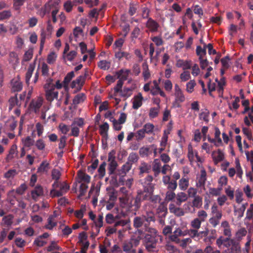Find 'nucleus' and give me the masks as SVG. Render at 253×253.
Segmentation results:
<instances>
[{
    "label": "nucleus",
    "mask_w": 253,
    "mask_h": 253,
    "mask_svg": "<svg viewBox=\"0 0 253 253\" xmlns=\"http://www.w3.org/2000/svg\"><path fill=\"white\" fill-rule=\"evenodd\" d=\"M145 230L149 233L146 234L143 239V243L146 250L149 252H156L159 250V244L163 240V237L158 233L155 229L148 228L145 224Z\"/></svg>",
    "instance_id": "nucleus-1"
},
{
    "label": "nucleus",
    "mask_w": 253,
    "mask_h": 253,
    "mask_svg": "<svg viewBox=\"0 0 253 253\" xmlns=\"http://www.w3.org/2000/svg\"><path fill=\"white\" fill-rule=\"evenodd\" d=\"M63 86L64 83H61L60 80H57L54 84L52 79H47L43 86L47 100L51 102L55 99H58V92L55 89H61Z\"/></svg>",
    "instance_id": "nucleus-2"
},
{
    "label": "nucleus",
    "mask_w": 253,
    "mask_h": 253,
    "mask_svg": "<svg viewBox=\"0 0 253 253\" xmlns=\"http://www.w3.org/2000/svg\"><path fill=\"white\" fill-rule=\"evenodd\" d=\"M207 180V173L205 169L202 168L200 174L197 175L196 186L198 189H200L199 192H202L203 189H205V183Z\"/></svg>",
    "instance_id": "nucleus-3"
},
{
    "label": "nucleus",
    "mask_w": 253,
    "mask_h": 253,
    "mask_svg": "<svg viewBox=\"0 0 253 253\" xmlns=\"http://www.w3.org/2000/svg\"><path fill=\"white\" fill-rule=\"evenodd\" d=\"M174 89L175 101L173 103V106L175 107H180V103L185 101V97L183 91L177 84L174 85Z\"/></svg>",
    "instance_id": "nucleus-4"
},
{
    "label": "nucleus",
    "mask_w": 253,
    "mask_h": 253,
    "mask_svg": "<svg viewBox=\"0 0 253 253\" xmlns=\"http://www.w3.org/2000/svg\"><path fill=\"white\" fill-rule=\"evenodd\" d=\"M70 186L65 182H61L59 190L52 189L50 194L52 197H60L65 194L69 189Z\"/></svg>",
    "instance_id": "nucleus-5"
},
{
    "label": "nucleus",
    "mask_w": 253,
    "mask_h": 253,
    "mask_svg": "<svg viewBox=\"0 0 253 253\" xmlns=\"http://www.w3.org/2000/svg\"><path fill=\"white\" fill-rule=\"evenodd\" d=\"M87 74L88 72L86 71L84 75L80 76L73 81L71 84V87L76 88L78 91L80 90L84 84Z\"/></svg>",
    "instance_id": "nucleus-6"
},
{
    "label": "nucleus",
    "mask_w": 253,
    "mask_h": 253,
    "mask_svg": "<svg viewBox=\"0 0 253 253\" xmlns=\"http://www.w3.org/2000/svg\"><path fill=\"white\" fill-rule=\"evenodd\" d=\"M141 200V194L138 193L135 198L131 199L130 200L128 211H136L140 207Z\"/></svg>",
    "instance_id": "nucleus-7"
},
{
    "label": "nucleus",
    "mask_w": 253,
    "mask_h": 253,
    "mask_svg": "<svg viewBox=\"0 0 253 253\" xmlns=\"http://www.w3.org/2000/svg\"><path fill=\"white\" fill-rule=\"evenodd\" d=\"M60 2V0H49L45 4V6H46L47 10L49 13L50 11H52V10H59Z\"/></svg>",
    "instance_id": "nucleus-8"
},
{
    "label": "nucleus",
    "mask_w": 253,
    "mask_h": 253,
    "mask_svg": "<svg viewBox=\"0 0 253 253\" xmlns=\"http://www.w3.org/2000/svg\"><path fill=\"white\" fill-rule=\"evenodd\" d=\"M211 157L214 163L217 164L219 162L223 161L224 154L220 149H218L217 151H214L212 152Z\"/></svg>",
    "instance_id": "nucleus-9"
},
{
    "label": "nucleus",
    "mask_w": 253,
    "mask_h": 253,
    "mask_svg": "<svg viewBox=\"0 0 253 253\" xmlns=\"http://www.w3.org/2000/svg\"><path fill=\"white\" fill-rule=\"evenodd\" d=\"M11 89L13 91H20L22 89V84L18 77L14 78L11 82Z\"/></svg>",
    "instance_id": "nucleus-10"
},
{
    "label": "nucleus",
    "mask_w": 253,
    "mask_h": 253,
    "mask_svg": "<svg viewBox=\"0 0 253 253\" xmlns=\"http://www.w3.org/2000/svg\"><path fill=\"white\" fill-rule=\"evenodd\" d=\"M78 180L79 183H84V182L88 184L90 181V177L85 173L82 171H79L78 172Z\"/></svg>",
    "instance_id": "nucleus-11"
},
{
    "label": "nucleus",
    "mask_w": 253,
    "mask_h": 253,
    "mask_svg": "<svg viewBox=\"0 0 253 253\" xmlns=\"http://www.w3.org/2000/svg\"><path fill=\"white\" fill-rule=\"evenodd\" d=\"M143 97L141 93H139L132 99V108L134 109H138L142 104Z\"/></svg>",
    "instance_id": "nucleus-12"
},
{
    "label": "nucleus",
    "mask_w": 253,
    "mask_h": 253,
    "mask_svg": "<svg viewBox=\"0 0 253 253\" xmlns=\"http://www.w3.org/2000/svg\"><path fill=\"white\" fill-rule=\"evenodd\" d=\"M43 99L42 97H38L33 100L30 104L31 108L34 110L35 113L39 111V109L42 105Z\"/></svg>",
    "instance_id": "nucleus-13"
},
{
    "label": "nucleus",
    "mask_w": 253,
    "mask_h": 253,
    "mask_svg": "<svg viewBox=\"0 0 253 253\" xmlns=\"http://www.w3.org/2000/svg\"><path fill=\"white\" fill-rule=\"evenodd\" d=\"M162 167L161 160L158 159H155L153 162L152 169L155 176H157L160 174Z\"/></svg>",
    "instance_id": "nucleus-14"
},
{
    "label": "nucleus",
    "mask_w": 253,
    "mask_h": 253,
    "mask_svg": "<svg viewBox=\"0 0 253 253\" xmlns=\"http://www.w3.org/2000/svg\"><path fill=\"white\" fill-rule=\"evenodd\" d=\"M146 27L152 32L158 31L159 25L158 23L151 18H149L146 23Z\"/></svg>",
    "instance_id": "nucleus-15"
},
{
    "label": "nucleus",
    "mask_w": 253,
    "mask_h": 253,
    "mask_svg": "<svg viewBox=\"0 0 253 253\" xmlns=\"http://www.w3.org/2000/svg\"><path fill=\"white\" fill-rule=\"evenodd\" d=\"M187 235V233H185V230L182 231L181 229L178 228H177L174 232L172 235L170 236V239L173 242H178L179 241V239L178 238V236H185Z\"/></svg>",
    "instance_id": "nucleus-16"
},
{
    "label": "nucleus",
    "mask_w": 253,
    "mask_h": 253,
    "mask_svg": "<svg viewBox=\"0 0 253 253\" xmlns=\"http://www.w3.org/2000/svg\"><path fill=\"white\" fill-rule=\"evenodd\" d=\"M43 190L42 187L40 185L37 186L31 192L32 197L35 200H36L39 197L43 195Z\"/></svg>",
    "instance_id": "nucleus-17"
},
{
    "label": "nucleus",
    "mask_w": 253,
    "mask_h": 253,
    "mask_svg": "<svg viewBox=\"0 0 253 253\" xmlns=\"http://www.w3.org/2000/svg\"><path fill=\"white\" fill-rule=\"evenodd\" d=\"M209 114L210 112L208 109H202L199 114V119L204 121L207 124L209 121Z\"/></svg>",
    "instance_id": "nucleus-18"
},
{
    "label": "nucleus",
    "mask_w": 253,
    "mask_h": 253,
    "mask_svg": "<svg viewBox=\"0 0 253 253\" xmlns=\"http://www.w3.org/2000/svg\"><path fill=\"white\" fill-rule=\"evenodd\" d=\"M123 251L125 253H136V250L130 242L125 243L123 246Z\"/></svg>",
    "instance_id": "nucleus-19"
},
{
    "label": "nucleus",
    "mask_w": 253,
    "mask_h": 253,
    "mask_svg": "<svg viewBox=\"0 0 253 253\" xmlns=\"http://www.w3.org/2000/svg\"><path fill=\"white\" fill-rule=\"evenodd\" d=\"M176 204L178 206H180L182 202L186 201L188 199V195L183 192H181L177 194L176 195Z\"/></svg>",
    "instance_id": "nucleus-20"
},
{
    "label": "nucleus",
    "mask_w": 253,
    "mask_h": 253,
    "mask_svg": "<svg viewBox=\"0 0 253 253\" xmlns=\"http://www.w3.org/2000/svg\"><path fill=\"white\" fill-rule=\"evenodd\" d=\"M169 210L171 212L173 213L177 216H181L184 214V212L182 209L176 207L174 204H170L169 205Z\"/></svg>",
    "instance_id": "nucleus-21"
},
{
    "label": "nucleus",
    "mask_w": 253,
    "mask_h": 253,
    "mask_svg": "<svg viewBox=\"0 0 253 253\" xmlns=\"http://www.w3.org/2000/svg\"><path fill=\"white\" fill-rule=\"evenodd\" d=\"M189 178L186 177H182L178 182V185L181 190L184 191L186 190L189 186Z\"/></svg>",
    "instance_id": "nucleus-22"
},
{
    "label": "nucleus",
    "mask_w": 253,
    "mask_h": 253,
    "mask_svg": "<svg viewBox=\"0 0 253 253\" xmlns=\"http://www.w3.org/2000/svg\"><path fill=\"white\" fill-rule=\"evenodd\" d=\"M119 200L121 207L128 211L130 200L127 198L126 196H123L120 197Z\"/></svg>",
    "instance_id": "nucleus-23"
},
{
    "label": "nucleus",
    "mask_w": 253,
    "mask_h": 253,
    "mask_svg": "<svg viewBox=\"0 0 253 253\" xmlns=\"http://www.w3.org/2000/svg\"><path fill=\"white\" fill-rule=\"evenodd\" d=\"M157 211L159 214V216H161V217L165 216L167 213V207L166 204L164 202L161 203L157 209Z\"/></svg>",
    "instance_id": "nucleus-24"
},
{
    "label": "nucleus",
    "mask_w": 253,
    "mask_h": 253,
    "mask_svg": "<svg viewBox=\"0 0 253 253\" xmlns=\"http://www.w3.org/2000/svg\"><path fill=\"white\" fill-rule=\"evenodd\" d=\"M142 75L145 81L147 80L150 77V73L146 62H144L142 64Z\"/></svg>",
    "instance_id": "nucleus-25"
},
{
    "label": "nucleus",
    "mask_w": 253,
    "mask_h": 253,
    "mask_svg": "<svg viewBox=\"0 0 253 253\" xmlns=\"http://www.w3.org/2000/svg\"><path fill=\"white\" fill-rule=\"evenodd\" d=\"M151 166L145 162H141L140 166L139 167V169L140 170L139 174H141L144 173H148L151 169Z\"/></svg>",
    "instance_id": "nucleus-26"
},
{
    "label": "nucleus",
    "mask_w": 253,
    "mask_h": 253,
    "mask_svg": "<svg viewBox=\"0 0 253 253\" xmlns=\"http://www.w3.org/2000/svg\"><path fill=\"white\" fill-rule=\"evenodd\" d=\"M176 66L179 68H182L184 70L191 68V65L188 61L182 60H178L177 61Z\"/></svg>",
    "instance_id": "nucleus-27"
},
{
    "label": "nucleus",
    "mask_w": 253,
    "mask_h": 253,
    "mask_svg": "<svg viewBox=\"0 0 253 253\" xmlns=\"http://www.w3.org/2000/svg\"><path fill=\"white\" fill-rule=\"evenodd\" d=\"M216 82L217 83V86L216 87L217 90L219 93V96H221L223 91V86L225 85V81L223 78L221 79L219 81L217 79H215Z\"/></svg>",
    "instance_id": "nucleus-28"
},
{
    "label": "nucleus",
    "mask_w": 253,
    "mask_h": 253,
    "mask_svg": "<svg viewBox=\"0 0 253 253\" xmlns=\"http://www.w3.org/2000/svg\"><path fill=\"white\" fill-rule=\"evenodd\" d=\"M85 99V95L83 93H81L76 95L73 100L74 105H77L84 101Z\"/></svg>",
    "instance_id": "nucleus-29"
},
{
    "label": "nucleus",
    "mask_w": 253,
    "mask_h": 253,
    "mask_svg": "<svg viewBox=\"0 0 253 253\" xmlns=\"http://www.w3.org/2000/svg\"><path fill=\"white\" fill-rule=\"evenodd\" d=\"M100 192V186L98 185L94 186L92 185L89 192L88 195L89 197L96 196L98 197Z\"/></svg>",
    "instance_id": "nucleus-30"
},
{
    "label": "nucleus",
    "mask_w": 253,
    "mask_h": 253,
    "mask_svg": "<svg viewBox=\"0 0 253 253\" xmlns=\"http://www.w3.org/2000/svg\"><path fill=\"white\" fill-rule=\"evenodd\" d=\"M7 201L11 205H14L16 201L15 192L14 190L10 191L7 193Z\"/></svg>",
    "instance_id": "nucleus-31"
},
{
    "label": "nucleus",
    "mask_w": 253,
    "mask_h": 253,
    "mask_svg": "<svg viewBox=\"0 0 253 253\" xmlns=\"http://www.w3.org/2000/svg\"><path fill=\"white\" fill-rule=\"evenodd\" d=\"M139 159L138 155L134 152L130 153L127 158V162L132 165L133 164L136 163Z\"/></svg>",
    "instance_id": "nucleus-32"
},
{
    "label": "nucleus",
    "mask_w": 253,
    "mask_h": 253,
    "mask_svg": "<svg viewBox=\"0 0 253 253\" xmlns=\"http://www.w3.org/2000/svg\"><path fill=\"white\" fill-rule=\"evenodd\" d=\"M130 73V71L128 70H121L118 72V78L120 80H122L123 81L126 80L127 78L128 74Z\"/></svg>",
    "instance_id": "nucleus-33"
},
{
    "label": "nucleus",
    "mask_w": 253,
    "mask_h": 253,
    "mask_svg": "<svg viewBox=\"0 0 253 253\" xmlns=\"http://www.w3.org/2000/svg\"><path fill=\"white\" fill-rule=\"evenodd\" d=\"M132 91V90L131 88L124 87L123 89H122L119 92L122 97L126 98L131 95Z\"/></svg>",
    "instance_id": "nucleus-34"
},
{
    "label": "nucleus",
    "mask_w": 253,
    "mask_h": 253,
    "mask_svg": "<svg viewBox=\"0 0 253 253\" xmlns=\"http://www.w3.org/2000/svg\"><path fill=\"white\" fill-rule=\"evenodd\" d=\"M196 54L199 56V59L204 58L206 54V47L202 48L200 46H197L196 47Z\"/></svg>",
    "instance_id": "nucleus-35"
},
{
    "label": "nucleus",
    "mask_w": 253,
    "mask_h": 253,
    "mask_svg": "<svg viewBox=\"0 0 253 253\" xmlns=\"http://www.w3.org/2000/svg\"><path fill=\"white\" fill-rule=\"evenodd\" d=\"M35 69V66L33 64H30L28 67V71L26 74V82L27 84H29L30 78Z\"/></svg>",
    "instance_id": "nucleus-36"
},
{
    "label": "nucleus",
    "mask_w": 253,
    "mask_h": 253,
    "mask_svg": "<svg viewBox=\"0 0 253 253\" xmlns=\"http://www.w3.org/2000/svg\"><path fill=\"white\" fill-rule=\"evenodd\" d=\"M211 211L212 213V217L214 218L215 220H219L221 218L222 214L220 211L217 210L216 206H213L212 207Z\"/></svg>",
    "instance_id": "nucleus-37"
},
{
    "label": "nucleus",
    "mask_w": 253,
    "mask_h": 253,
    "mask_svg": "<svg viewBox=\"0 0 253 253\" xmlns=\"http://www.w3.org/2000/svg\"><path fill=\"white\" fill-rule=\"evenodd\" d=\"M170 131L169 130H165L164 131L163 135L161 138L160 142L161 146H166L168 143V135L169 134Z\"/></svg>",
    "instance_id": "nucleus-38"
},
{
    "label": "nucleus",
    "mask_w": 253,
    "mask_h": 253,
    "mask_svg": "<svg viewBox=\"0 0 253 253\" xmlns=\"http://www.w3.org/2000/svg\"><path fill=\"white\" fill-rule=\"evenodd\" d=\"M196 83L194 80H191L188 82L186 85V90L188 93H191L193 92L194 87Z\"/></svg>",
    "instance_id": "nucleus-39"
},
{
    "label": "nucleus",
    "mask_w": 253,
    "mask_h": 253,
    "mask_svg": "<svg viewBox=\"0 0 253 253\" xmlns=\"http://www.w3.org/2000/svg\"><path fill=\"white\" fill-rule=\"evenodd\" d=\"M86 209V207L85 205H82L80 210L74 211V215L76 217L81 219L83 217Z\"/></svg>",
    "instance_id": "nucleus-40"
},
{
    "label": "nucleus",
    "mask_w": 253,
    "mask_h": 253,
    "mask_svg": "<svg viewBox=\"0 0 253 253\" xmlns=\"http://www.w3.org/2000/svg\"><path fill=\"white\" fill-rule=\"evenodd\" d=\"M157 88H160L159 83L156 80H154L152 83V86H151L150 91L151 94L154 95H157L158 91Z\"/></svg>",
    "instance_id": "nucleus-41"
},
{
    "label": "nucleus",
    "mask_w": 253,
    "mask_h": 253,
    "mask_svg": "<svg viewBox=\"0 0 253 253\" xmlns=\"http://www.w3.org/2000/svg\"><path fill=\"white\" fill-rule=\"evenodd\" d=\"M74 76L75 74L74 71L70 72L67 74L63 81L64 86L65 88L67 87L68 84Z\"/></svg>",
    "instance_id": "nucleus-42"
},
{
    "label": "nucleus",
    "mask_w": 253,
    "mask_h": 253,
    "mask_svg": "<svg viewBox=\"0 0 253 253\" xmlns=\"http://www.w3.org/2000/svg\"><path fill=\"white\" fill-rule=\"evenodd\" d=\"M22 142L24 147H29L34 143V140L30 136H27L22 139Z\"/></svg>",
    "instance_id": "nucleus-43"
},
{
    "label": "nucleus",
    "mask_w": 253,
    "mask_h": 253,
    "mask_svg": "<svg viewBox=\"0 0 253 253\" xmlns=\"http://www.w3.org/2000/svg\"><path fill=\"white\" fill-rule=\"evenodd\" d=\"M115 56L119 59L123 57H125L127 60H129L131 57V55L129 53L121 51L116 52Z\"/></svg>",
    "instance_id": "nucleus-44"
},
{
    "label": "nucleus",
    "mask_w": 253,
    "mask_h": 253,
    "mask_svg": "<svg viewBox=\"0 0 253 253\" xmlns=\"http://www.w3.org/2000/svg\"><path fill=\"white\" fill-rule=\"evenodd\" d=\"M108 129H109L108 124L106 122L104 123L102 125L100 126V127H99V130H100V134L104 136H106L107 134V131L108 130Z\"/></svg>",
    "instance_id": "nucleus-45"
},
{
    "label": "nucleus",
    "mask_w": 253,
    "mask_h": 253,
    "mask_svg": "<svg viewBox=\"0 0 253 253\" xmlns=\"http://www.w3.org/2000/svg\"><path fill=\"white\" fill-rule=\"evenodd\" d=\"M11 15V12L9 10L0 12V21L8 19Z\"/></svg>",
    "instance_id": "nucleus-46"
},
{
    "label": "nucleus",
    "mask_w": 253,
    "mask_h": 253,
    "mask_svg": "<svg viewBox=\"0 0 253 253\" xmlns=\"http://www.w3.org/2000/svg\"><path fill=\"white\" fill-rule=\"evenodd\" d=\"M33 55V50L32 49H29L24 54L23 61H29L32 58Z\"/></svg>",
    "instance_id": "nucleus-47"
},
{
    "label": "nucleus",
    "mask_w": 253,
    "mask_h": 253,
    "mask_svg": "<svg viewBox=\"0 0 253 253\" xmlns=\"http://www.w3.org/2000/svg\"><path fill=\"white\" fill-rule=\"evenodd\" d=\"M77 53L75 50H72L69 53H66L63 55V58L68 61H72L77 56Z\"/></svg>",
    "instance_id": "nucleus-48"
},
{
    "label": "nucleus",
    "mask_w": 253,
    "mask_h": 253,
    "mask_svg": "<svg viewBox=\"0 0 253 253\" xmlns=\"http://www.w3.org/2000/svg\"><path fill=\"white\" fill-rule=\"evenodd\" d=\"M110 62L106 60H101L98 63V67L104 70H108L110 67Z\"/></svg>",
    "instance_id": "nucleus-49"
},
{
    "label": "nucleus",
    "mask_w": 253,
    "mask_h": 253,
    "mask_svg": "<svg viewBox=\"0 0 253 253\" xmlns=\"http://www.w3.org/2000/svg\"><path fill=\"white\" fill-rule=\"evenodd\" d=\"M109 199L108 201L115 202L117 199V192L114 189L112 190L108 193Z\"/></svg>",
    "instance_id": "nucleus-50"
},
{
    "label": "nucleus",
    "mask_w": 253,
    "mask_h": 253,
    "mask_svg": "<svg viewBox=\"0 0 253 253\" xmlns=\"http://www.w3.org/2000/svg\"><path fill=\"white\" fill-rule=\"evenodd\" d=\"M50 35H48V33H47L44 31L42 30L41 34V45H40V49L42 50L44 44L45 42V39L49 36Z\"/></svg>",
    "instance_id": "nucleus-51"
},
{
    "label": "nucleus",
    "mask_w": 253,
    "mask_h": 253,
    "mask_svg": "<svg viewBox=\"0 0 253 253\" xmlns=\"http://www.w3.org/2000/svg\"><path fill=\"white\" fill-rule=\"evenodd\" d=\"M236 164V173L237 176H238L240 179L242 178V175L243 174V171L241 167L240 162L238 160H236L235 161Z\"/></svg>",
    "instance_id": "nucleus-52"
},
{
    "label": "nucleus",
    "mask_w": 253,
    "mask_h": 253,
    "mask_svg": "<svg viewBox=\"0 0 253 253\" xmlns=\"http://www.w3.org/2000/svg\"><path fill=\"white\" fill-rule=\"evenodd\" d=\"M191 78L190 73L189 71H185L180 75L181 82H185L189 80Z\"/></svg>",
    "instance_id": "nucleus-53"
},
{
    "label": "nucleus",
    "mask_w": 253,
    "mask_h": 253,
    "mask_svg": "<svg viewBox=\"0 0 253 253\" xmlns=\"http://www.w3.org/2000/svg\"><path fill=\"white\" fill-rule=\"evenodd\" d=\"M142 129L146 133L150 134L153 131L154 126L151 123H147L144 126Z\"/></svg>",
    "instance_id": "nucleus-54"
},
{
    "label": "nucleus",
    "mask_w": 253,
    "mask_h": 253,
    "mask_svg": "<svg viewBox=\"0 0 253 253\" xmlns=\"http://www.w3.org/2000/svg\"><path fill=\"white\" fill-rule=\"evenodd\" d=\"M106 164L105 162L102 163L99 167L98 172L99 176L100 178H102L105 174V167Z\"/></svg>",
    "instance_id": "nucleus-55"
},
{
    "label": "nucleus",
    "mask_w": 253,
    "mask_h": 253,
    "mask_svg": "<svg viewBox=\"0 0 253 253\" xmlns=\"http://www.w3.org/2000/svg\"><path fill=\"white\" fill-rule=\"evenodd\" d=\"M35 146L38 150H43L45 147V144L43 139H39L36 141Z\"/></svg>",
    "instance_id": "nucleus-56"
},
{
    "label": "nucleus",
    "mask_w": 253,
    "mask_h": 253,
    "mask_svg": "<svg viewBox=\"0 0 253 253\" xmlns=\"http://www.w3.org/2000/svg\"><path fill=\"white\" fill-rule=\"evenodd\" d=\"M58 128L59 130L61 132V133L64 134H67V133L70 129V127L69 126L63 123L59 124Z\"/></svg>",
    "instance_id": "nucleus-57"
},
{
    "label": "nucleus",
    "mask_w": 253,
    "mask_h": 253,
    "mask_svg": "<svg viewBox=\"0 0 253 253\" xmlns=\"http://www.w3.org/2000/svg\"><path fill=\"white\" fill-rule=\"evenodd\" d=\"M188 152V158L190 162H193L195 161V152H194L191 146H189Z\"/></svg>",
    "instance_id": "nucleus-58"
},
{
    "label": "nucleus",
    "mask_w": 253,
    "mask_h": 253,
    "mask_svg": "<svg viewBox=\"0 0 253 253\" xmlns=\"http://www.w3.org/2000/svg\"><path fill=\"white\" fill-rule=\"evenodd\" d=\"M57 58L56 54L54 52L50 53L47 58V62L50 64H53L56 61Z\"/></svg>",
    "instance_id": "nucleus-59"
},
{
    "label": "nucleus",
    "mask_w": 253,
    "mask_h": 253,
    "mask_svg": "<svg viewBox=\"0 0 253 253\" xmlns=\"http://www.w3.org/2000/svg\"><path fill=\"white\" fill-rule=\"evenodd\" d=\"M71 132L69 134V136H73L74 137H78L80 134V128L79 127L74 126L71 124Z\"/></svg>",
    "instance_id": "nucleus-60"
},
{
    "label": "nucleus",
    "mask_w": 253,
    "mask_h": 253,
    "mask_svg": "<svg viewBox=\"0 0 253 253\" xmlns=\"http://www.w3.org/2000/svg\"><path fill=\"white\" fill-rule=\"evenodd\" d=\"M72 124L78 127H82L84 124V120L82 118H76L74 119Z\"/></svg>",
    "instance_id": "nucleus-61"
},
{
    "label": "nucleus",
    "mask_w": 253,
    "mask_h": 253,
    "mask_svg": "<svg viewBox=\"0 0 253 253\" xmlns=\"http://www.w3.org/2000/svg\"><path fill=\"white\" fill-rule=\"evenodd\" d=\"M109 162V172L110 174H112L116 170L118 166V164L116 160Z\"/></svg>",
    "instance_id": "nucleus-62"
},
{
    "label": "nucleus",
    "mask_w": 253,
    "mask_h": 253,
    "mask_svg": "<svg viewBox=\"0 0 253 253\" xmlns=\"http://www.w3.org/2000/svg\"><path fill=\"white\" fill-rule=\"evenodd\" d=\"M194 198L192 202L193 206L197 208L200 207L202 204V198L199 196H197Z\"/></svg>",
    "instance_id": "nucleus-63"
},
{
    "label": "nucleus",
    "mask_w": 253,
    "mask_h": 253,
    "mask_svg": "<svg viewBox=\"0 0 253 253\" xmlns=\"http://www.w3.org/2000/svg\"><path fill=\"white\" fill-rule=\"evenodd\" d=\"M166 250L167 253H179L178 250L175 246L170 244L166 245Z\"/></svg>",
    "instance_id": "nucleus-64"
}]
</instances>
